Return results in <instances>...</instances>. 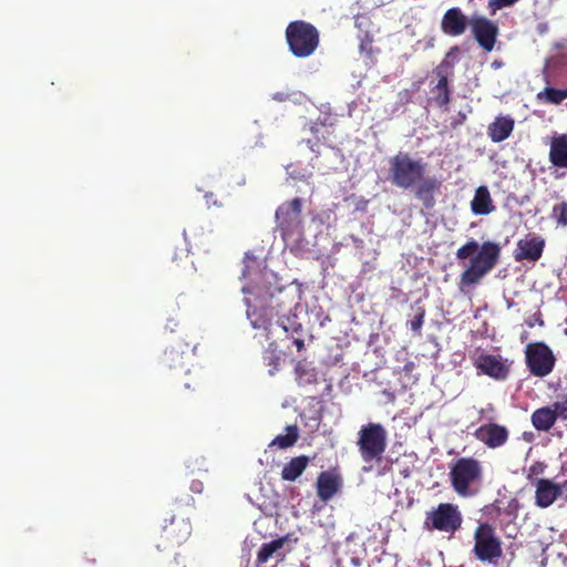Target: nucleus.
<instances>
[{
	"label": "nucleus",
	"mask_w": 567,
	"mask_h": 567,
	"mask_svg": "<svg viewBox=\"0 0 567 567\" xmlns=\"http://www.w3.org/2000/svg\"><path fill=\"white\" fill-rule=\"evenodd\" d=\"M475 255L462 271L458 280L460 290L477 285L494 267L501 257V246L494 241H484L481 246L475 239L468 240L456 250L458 260H466Z\"/></svg>",
	"instance_id": "1"
},
{
	"label": "nucleus",
	"mask_w": 567,
	"mask_h": 567,
	"mask_svg": "<svg viewBox=\"0 0 567 567\" xmlns=\"http://www.w3.org/2000/svg\"><path fill=\"white\" fill-rule=\"evenodd\" d=\"M298 306L293 291L286 288L276 289L260 308H248L247 316L255 329L270 330L274 320L290 313Z\"/></svg>",
	"instance_id": "2"
},
{
	"label": "nucleus",
	"mask_w": 567,
	"mask_h": 567,
	"mask_svg": "<svg viewBox=\"0 0 567 567\" xmlns=\"http://www.w3.org/2000/svg\"><path fill=\"white\" fill-rule=\"evenodd\" d=\"M483 473V465L478 460L472 456L460 457L450 466L451 486L458 496L472 497L480 491Z\"/></svg>",
	"instance_id": "3"
},
{
	"label": "nucleus",
	"mask_w": 567,
	"mask_h": 567,
	"mask_svg": "<svg viewBox=\"0 0 567 567\" xmlns=\"http://www.w3.org/2000/svg\"><path fill=\"white\" fill-rule=\"evenodd\" d=\"M390 181L392 185L409 189L414 187L425 175L426 164L420 158L414 159L406 152H399L389 159Z\"/></svg>",
	"instance_id": "4"
},
{
	"label": "nucleus",
	"mask_w": 567,
	"mask_h": 567,
	"mask_svg": "<svg viewBox=\"0 0 567 567\" xmlns=\"http://www.w3.org/2000/svg\"><path fill=\"white\" fill-rule=\"evenodd\" d=\"M301 212L302 199L299 197L285 202L276 209L277 229L286 245L298 243L303 236Z\"/></svg>",
	"instance_id": "5"
},
{
	"label": "nucleus",
	"mask_w": 567,
	"mask_h": 567,
	"mask_svg": "<svg viewBox=\"0 0 567 567\" xmlns=\"http://www.w3.org/2000/svg\"><path fill=\"white\" fill-rule=\"evenodd\" d=\"M285 34L289 50L296 58H308L319 47V31L310 22L292 21L287 25Z\"/></svg>",
	"instance_id": "6"
},
{
	"label": "nucleus",
	"mask_w": 567,
	"mask_h": 567,
	"mask_svg": "<svg viewBox=\"0 0 567 567\" xmlns=\"http://www.w3.org/2000/svg\"><path fill=\"white\" fill-rule=\"evenodd\" d=\"M357 446L363 462H380L388 446L385 427L374 422L363 424L358 432Z\"/></svg>",
	"instance_id": "7"
},
{
	"label": "nucleus",
	"mask_w": 567,
	"mask_h": 567,
	"mask_svg": "<svg viewBox=\"0 0 567 567\" xmlns=\"http://www.w3.org/2000/svg\"><path fill=\"white\" fill-rule=\"evenodd\" d=\"M473 555L482 563H496L503 556L502 540L496 528L488 523H480L473 535Z\"/></svg>",
	"instance_id": "8"
},
{
	"label": "nucleus",
	"mask_w": 567,
	"mask_h": 567,
	"mask_svg": "<svg viewBox=\"0 0 567 567\" xmlns=\"http://www.w3.org/2000/svg\"><path fill=\"white\" fill-rule=\"evenodd\" d=\"M463 517L457 505L452 503H440L429 511L424 519V528L454 534L462 526Z\"/></svg>",
	"instance_id": "9"
},
{
	"label": "nucleus",
	"mask_w": 567,
	"mask_h": 567,
	"mask_svg": "<svg viewBox=\"0 0 567 567\" xmlns=\"http://www.w3.org/2000/svg\"><path fill=\"white\" fill-rule=\"evenodd\" d=\"M525 362L532 375L545 378L554 371L556 357L547 343L536 341L526 346Z\"/></svg>",
	"instance_id": "10"
},
{
	"label": "nucleus",
	"mask_w": 567,
	"mask_h": 567,
	"mask_svg": "<svg viewBox=\"0 0 567 567\" xmlns=\"http://www.w3.org/2000/svg\"><path fill=\"white\" fill-rule=\"evenodd\" d=\"M470 25L472 34L480 47L491 52L496 43L498 25L486 17H473L470 20Z\"/></svg>",
	"instance_id": "11"
},
{
	"label": "nucleus",
	"mask_w": 567,
	"mask_h": 567,
	"mask_svg": "<svg viewBox=\"0 0 567 567\" xmlns=\"http://www.w3.org/2000/svg\"><path fill=\"white\" fill-rule=\"evenodd\" d=\"M545 239L535 234L528 233L524 238H520L516 244L514 250V259L516 261H537L542 258L545 249Z\"/></svg>",
	"instance_id": "12"
},
{
	"label": "nucleus",
	"mask_w": 567,
	"mask_h": 567,
	"mask_svg": "<svg viewBox=\"0 0 567 567\" xmlns=\"http://www.w3.org/2000/svg\"><path fill=\"white\" fill-rule=\"evenodd\" d=\"M474 365L482 374L495 380H505L509 374V365L499 355L480 354Z\"/></svg>",
	"instance_id": "13"
},
{
	"label": "nucleus",
	"mask_w": 567,
	"mask_h": 567,
	"mask_svg": "<svg viewBox=\"0 0 567 567\" xmlns=\"http://www.w3.org/2000/svg\"><path fill=\"white\" fill-rule=\"evenodd\" d=\"M473 435L487 447L497 449L507 442L509 432L504 425L487 423L478 426Z\"/></svg>",
	"instance_id": "14"
},
{
	"label": "nucleus",
	"mask_w": 567,
	"mask_h": 567,
	"mask_svg": "<svg viewBox=\"0 0 567 567\" xmlns=\"http://www.w3.org/2000/svg\"><path fill=\"white\" fill-rule=\"evenodd\" d=\"M470 24V20L457 7L450 8L443 14L441 20V30L450 37L462 35Z\"/></svg>",
	"instance_id": "15"
},
{
	"label": "nucleus",
	"mask_w": 567,
	"mask_h": 567,
	"mask_svg": "<svg viewBox=\"0 0 567 567\" xmlns=\"http://www.w3.org/2000/svg\"><path fill=\"white\" fill-rule=\"evenodd\" d=\"M341 487L342 476L337 471H323L318 475L317 495L322 502H329Z\"/></svg>",
	"instance_id": "16"
},
{
	"label": "nucleus",
	"mask_w": 567,
	"mask_h": 567,
	"mask_svg": "<svg viewBox=\"0 0 567 567\" xmlns=\"http://www.w3.org/2000/svg\"><path fill=\"white\" fill-rule=\"evenodd\" d=\"M190 532L192 526L189 522L185 519L176 520L173 516L169 518V523L163 526L161 537L168 544L179 545L187 539Z\"/></svg>",
	"instance_id": "17"
},
{
	"label": "nucleus",
	"mask_w": 567,
	"mask_h": 567,
	"mask_svg": "<svg viewBox=\"0 0 567 567\" xmlns=\"http://www.w3.org/2000/svg\"><path fill=\"white\" fill-rule=\"evenodd\" d=\"M441 182L435 177H427L424 176L422 179L419 181V183L414 186L415 197L422 203L424 208L432 209L435 206V193L440 190L441 188Z\"/></svg>",
	"instance_id": "18"
},
{
	"label": "nucleus",
	"mask_w": 567,
	"mask_h": 567,
	"mask_svg": "<svg viewBox=\"0 0 567 567\" xmlns=\"http://www.w3.org/2000/svg\"><path fill=\"white\" fill-rule=\"evenodd\" d=\"M549 162L558 168H567V133H554L549 140Z\"/></svg>",
	"instance_id": "19"
},
{
	"label": "nucleus",
	"mask_w": 567,
	"mask_h": 567,
	"mask_svg": "<svg viewBox=\"0 0 567 567\" xmlns=\"http://www.w3.org/2000/svg\"><path fill=\"white\" fill-rule=\"evenodd\" d=\"M196 344L190 347L189 343L185 344V349H181V346L171 347L165 350L163 357V364L169 369H184L186 367V359L189 354H194Z\"/></svg>",
	"instance_id": "20"
},
{
	"label": "nucleus",
	"mask_w": 567,
	"mask_h": 567,
	"mask_svg": "<svg viewBox=\"0 0 567 567\" xmlns=\"http://www.w3.org/2000/svg\"><path fill=\"white\" fill-rule=\"evenodd\" d=\"M515 121L512 116H496L487 126V135L494 143H501L508 138L514 131Z\"/></svg>",
	"instance_id": "21"
},
{
	"label": "nucleus",
	"mask_w": 567,
	"mask_h": 567,
	"mask_svg": "<svg viewBox=\"0 0 567 567\" xmlns=\"http://www.w3.org/2000/svg\"><path fill=\"white\" fill-rule=\"evenodd\" d=\"M471 210L474 215H488L495 210L491 193L487 186L476 188L474 197L471 202Z\"/></svg>",
	"instance_id": "22"
},
{
	"label": "nucleus",
	"mask_w": 567,
	"mask_h": 567,
	"mask_svg": "<svg viewBox=\"0 0 567 567\" xmlns=\"http://www.w3.org/2000/svg\"><path fill=\"white\" fill-rule=\"evenodd\" d=\"M535 504L540 508H547L555 503L554 481L549 478H536Z\"/></svg>",
	"instance_id": "23"
},
{
	"label": "nucleus",
	"mask_w": 567,
	"mask_h": 567,
	"mask_svg": "<svg viewBox=\"0 0 567 567\" xmlns=\"http://www.w3.org/2000/svg\"><path fill=\"white\" fill-rule=\"evenodd\" d=\"M530 422L537 431L548 432L557 422L556 414L550 406L536 409L530 415Z\"/></svg>",
	"instance_id": "24"
},
{
	"label": "nucleus",
	"mask_w": 567,
	"mask_h": 567,
	"mask_svg": "<svg viewBox=\"0 0 567 567\" xmlns=\"http://www.w3.org/2000/svg\"><path fill=\"white\" fill-rule=\"evenodd\" d=\"M310 460L306 455H300L291 458L281 470V478L284 481H296L307 468Z\"/></svg>",
	"instance_id": "25"
},
{
	"label": "nucleus",
	"mask_w": 567,
	"mask_h": 567,
	"mask_svg": "<svg viewBox=\"0 0 567 567\" xmlns=\"http://www.w3.org/2000/svg\"><path fill=\"white\" fill-rule=\"evenodd\" d=\"M274 321L289 338H295V334L301 336L303 332V327L298 321V317L293 313V310L290 313H285L284 316L276 318Z\"/></svg>",
	"instance_id": "26"
},
{
	"label": "nucleus",
	"mask_w": 567,
	"mask_h": 567,
	"mask_svg": "<svg viewBox=\"0 0 567 567\" xmlns=\"http://www.w3.org/2000/svg\"><path fill=\"white\" fill-rule=\"evenodd\" d=\"M286 542L287 537H279L269 543L262 544L257 554V564H266L274 555L279 556L280 560H282L284 555L279 554V550L284 547Z\"/></svg>",
	"instance_id": "27"
},
{
	"label": "nucleus",
	"mask_w": 567,
	"mask_h": 567,
	"mask_svg": "<svg viewBox=\"0 0 567 567\" xmlns=\"http://www.w3.org/2000/svg\"><path fill=\"white\" fill-rule=\"evenodd\" d=\"M567 99V86L564 89H555L546 86L543 91L537 93V100L544 103L558 105Z\"/></svg>",
	"instance_id": "28"
},
{
	"label": "nucleus",
	"mask_w": 567,
	"mask_h": 567,
	"mask_svg": "<svg viewBox=\"0 0 567 567\" xmlns=\"http://www.w3.org/2000/svg\"><path fill=\"white\" fill-rule=\"evenodd\" d=\"M286 434L277 435L269 444V446H277L279 449H288L298 441L299 432L297 425H288Z\"/></svg>",
	"instance_id": "29"
},
{
	"label": "nucleus",
	"mask_w": 567,
	"mask_h": 567,
	"mask_svg": "<svg viewBox=\"0 0 567 567\" xmlns=\"http://www.w3.org/2000/svg\"><path fill=\"white\" fill-rule=\"evenodd\" d=\"M296 381L300 386L316 384L318 382L317 370L298 363L296 367Z\"/></svg>",
	"instance_id": "30"
},
{
	"label": "nucleus",
	"mask_w": 567,
	"mask_h": 567,
	"mask_svg": "<svg viewBox=\"0 0 567 567\" xmlns=\"http://www.w3.org/2000/svg\"><path fill=\"white\" fill-rule=\"evenodd\" d=\"M433 92L434 100L439 106H446L450 103L451 90L449 86V80L446 75H441Z\"/></svg>",
	"instance_id": "31"
},
{
	"label": "nucleus",
	"mask_w": 567,
	"mask_h": 567,
	"mask_svg": "<svg viewBox=\"0 0 567 567\" xmlns=\"http://www.w3.org/2000/svg\"><path fill=\"white\" fill-rule=\"evenodd\" d=\"M555 47L558 49V52L548 60L547 66L567 71V47L559 43Z\"/></svg>",
	"instance_id": "32"
},
{
	"label": "nucleus",
	"mask_w": 567,
	"mask_h": 567,
	"mask_svg": "<svg viewBox=\"0 0 567 567\" xmlns=\"http://www.w3.org/2000/svg\"><path fill=\"white\" fill-rule=\"evenodd\" d=\"M360 52L365 59V65L371 68L374 64L373 39L368 33L361 39Z\"/></svg>",
	"instance_id": "33"
},
{
	"label": "nucleus",
	"mask_w": 567,
	"mask_h": 567,
	"mask_svg": "<svg viewBox=\"0 0 567 567\" xmlns=\"http://www.w3.org/2000/svg\"><path fill=\"white\" fill-rule=\"evenodd\" d=\"M553 219L556 220L557 225L567 226V202H560L554 205L551 212Z\"/></svg>",
	"instance_id": "34"
},
{
	"label": "nucleus",
	"mask_w": 567,
	"mask_h": 567,
	"mask_svg": "<svg viewBox=\"0 0 567 567\" xmlns=\"http://www.w3.org/2000/svg\"><path fill=\"white\" fill-rule=\"evenodd\" d=\"M425 309L416 307L414 317L410 320V328L415 336H421L422 326L424 323Z\"/></svg>",
	"instance_id": "35"
},
{
	"label": "nucleus",
	"mask_w": 567,
	"mask_h": 567,
	"mask_svg": "<svg viewBox=\"0 0 567 567\" xmlns=\"http://www.w3.org/2000/svg\"><path fill=\"white\" fill-rule=\"evenodd\" d=\"M264 362L270 367L269 374L274 375L280 367V355L275 350L268 349L264 353Z\"/></svg>",
	"instance_id": "36"
},
{
	"label": "nucleus",
	"mask_w": 567,
	"mask_h": 567,
	"mask_svg": "<svg viewBox=\"0 0 567 567\" xmlns=\"http://www.w3.org/2000/svg\"><path fill=\"white\" fill-rule=\"evenodd\" d=\"M550 408L556 414V420H567V398L561 401L554 402Z\"/></svg>",
	"instance_id": "37"
},
{
	"label": "nucleus",
	"mask_w": 567,
	"mask_h": 567,
	"mask_svg": "<svg viewBox=\"0 0 567 567\" xmlns=\"http://www.w3.org/2000/svg\"><path fill=\"white\" fill-rule=\"evenodd\" d=\"M519 0H489L488 9L491 10L492 13H495L497 10L512 7Z\"/></svg>",
	"instance_id": "38"
},
{
	"label": "nucleus",
	"mask_w": 567,
	"mask_h": 567,
	"mask_svg": "<svg viewBox=\"0 0 567 567\" xmlns=\"http://www.w3.org/2000/svg\"><path fill=\"white\" fill-rule=\"evenodd\" d=\"M536 323H537L538 326H544V320H543V318H542V313H540V312L535 313V315L533 316V319H530V320H527V321H526V324H527L529 328H533Z\"/></svg>",
	"instance_id": "39"
},
{
	"label": "nucleus",
	"mask_w": 567,
	"mask_h": 567,
	"mask_svg": "<svg viewBox=\"0 0 567 567\" xmlns=\"http://www.w3.org/2000/svg\"><path fill=\"white\" fill-rule=\"evenodd\" d=\"M543 472V466L540 464H534L529 467V474L527 475L528 481L533 480V475H537Z\"/></svg>",
	"instance_id": "40"
},
{
	"label": "nucleus",
	"mask_w": 567,
	"mask_h": 567,
	"mask_svg": "<svg viewBox=\"0 0 567 567\" xmlns=\"http://www.w3.org/2000/svg\"><path fill=\"white\" fill-rule=\"evenodd\" d=\"M204 489V485L202 481H193L190 484V491L196 494H200Z\"/></svg>",
	"instance_id": "41"
},
{
	"label": "nucleus",
	"mask_w": 567,
	"mask_h": 567,
	"mask_svg": "<svg viewBox=\"0 0 567 567\" xmlns=\"http://www.w3.org/2000/svg\"><path fill=\"white\" fill-rule=\"evenodd\" d=\"M291 339H292V342L296 346L298 351L303 350L305 341L302 339V334L301 336L295 334V338H291Z\"/></svg>",
	"instance_id": "42"
},
{
	"label": "nucleus",
	"mask_w": 567,
	"mask_h": 567,
	"mask_svg": "<svg viewBox=\"0 0 567 567\" xmlns=\"http://www.w3.org/2000/svg\"><path fill=\"white\" fill-rule=\"evenodd\" d=\"M560 487V493L563 494V501L567 503V478L563 481H557Z\"/></svg>",
	"instance_id": "43"
},
{
	"label": "nucleus",
	"mask_w": 567,
	"mask_h": 567,
	"mask_svg": "<svg viewBox=\"0 0 567 567\" xmlns=\"http://www.w3.org/2000/svg\"><path fill=\"white\" fill-rule=\"evenodd\" d=\"M549 30V27H548V23L547 22H540L537 24L536 27V31L539 35H544L548 32Z\"/></svg>",
	"instance_id": "44"
},
{
	"label": "nucleus",
	"mask_w": 567,
	"mask_h": 567,
	"mask_svg": "<svg viewBox=\"0 0 567 567\" xmlns=\"http://www.w3.org/2000/svg\"><path fill=\"white\" fill-rule=\"evenodd\" d=\"M554 497L555 502L559 499L563 501V494L560 493V487L557 481H554Z\"/></svg>",
	"instance_id": "45"
},
{
	"label": "nucleus",
	"mask_w": 567,
	"mask_h": 567,
	"mask_svg": "<svg viewBox=\"0 0 567 567\" xmlns=\"http://www.w3.org/2000/svg\"><path fill=\"white\" fill-rule=\"evenodd\" d=\"M492 66H493V68H495V69L502 68V66H503V62H502V61H498V60H495V61L492 63Z\"/></svg>",
	"instance_id": "46"
},
{
	"label": "nucleus",
	"mask_w": 567,
	"mask_h": 567,
	"mask_svg": "<svg viewBox=\"0 0 567 567\" xmlns=\"http://www.w3.org/2000/svg\"><path fill=\"white\" fill-rule=\"evenodd\" d=\"M351 563L354 566H359L360 565V559L359 558H352Z\"/></svg>",
	"instance_id": "47"
},
{
	"label": "nucleus",
	"mask_w": 567,
	"mask_h": 567,
	"mask_svg": "<svg viewBox=\"0 0 567 567\" xmlns=\"http://www.w3.org/2000/svg\"><path fill=\"white\" fill-rule=\"evenodd\" d=\"M210 197H213L212 193L205 195V198H206L207 203L210 202Z\"/></svg>",
	"instance_id": "48"
},
{
	"label": "nucleus",
	"mask_w": 567,
	"mask_h": 567,
	"mask_svg": "<svg viewBox=\"0 0 567 567\" xmlns=\"http://www.w3.org/2000/svg\"><path fill=\"white\" fill-rule=\"evenodd\" d=\"M526 337H527L526 334H523V336L520 337V340H522V341H524V340L526 339Z\"/></svg>",
	"instance_id": "49"
}]
</instances>
